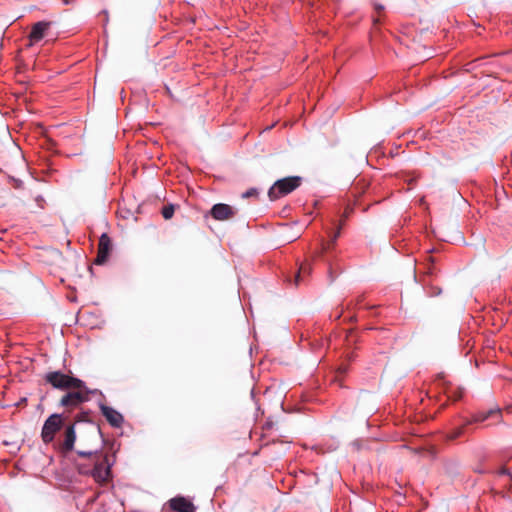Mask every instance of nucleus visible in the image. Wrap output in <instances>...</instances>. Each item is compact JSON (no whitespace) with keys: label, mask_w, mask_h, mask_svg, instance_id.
I'll list each match as a JSON object with an SVG mask.
<instances>
[{"label":"nucleus","mask_w":512,"mask_h":512,"mask_svg":"<svg viewBox=\"0 0 512 512\" xmlns=\"http://www.w3.org/2000/svg\"><path fill=\"white\" fill-rule=\"evenodd\" d=\"M301 182L302 178L299 176L279 179L270 187L268 197L271 201L284 197L297 189L301 185Z\"/></svg>","instance_id":"obj_1"},{"label":"nucleus","mask_w":512,"mask_h":512,"mask_svg":"<svg viewBox=\"0 0 512 512\" xmlns=\"http://www.w3.org/2000/svg\"><path fill=\"white\" fill-rule=\"evenodd\" d=\"M45 381L53 388L70 390L72 387H84V382L78 378L69 376L60 371L49 372L44 377Z\"/></svg>","instance_id":"obj_2"},{"label":"nucleus","mask_w":512,"mask_h":512,"mask_svg":"<svg viewBox=\"0 0 512 512\" xmlns=\"http://www.w3.org/2000/svg\"><path fill=\"white\" fill-rule=\"evenodd\" d=\"M92 393L86 385L84 387H72L60 400V405L69 409H74L80 404L89 400V394Z\"/></svg>","instance_id":"obj_3"},{"label":"nucleus","mask_w":512,"mask_h":512,"mask_svg":"<svg viewBox=\"0 0 512 512\" xmlns=\"http://www.w3.org/2000/svg\"><path fill=\"white\" fill-rule=\"evenodd\" d=\"M63 426V418L60 414H52L50 415L46 421L44 422V425L42 427L41 431V438L42 441L45 444L51 443L55 435Z\"/></svg>","instance_id":"obj_4"},{"label":"nucleus","mask_w":512,"mask_h":512,"mask_svg":"<svg viewBox=\"0 0 512 512\" xmlns=\"http://www.w3.org/2000/svg\"><path fill=\"white\" fill-rule=\"evenodd\" d=\"M111 464L109 458L105 455L102 459L97 458L92 470L93 478L99 483H105L109 480L111 474Z\"/></svg>","instance_id":"obj_5"},{"label":"nucleus","mask_w":512,"mask_h":512,"mask_svg":"<svg viewBox=\"0 0 512 512\" xmlns=\"http://www.w3.org/2000/svg\"><path fill=\"white\" fill-rule=\"evenodd\" d=\"M237 210L224 203H218L212 206L209 215L217 221H227L235 217Z\"/></svg>","instance_id":"obj_6"},{"label":"nucleus","mask_w":512,"mask_h":512,"mask_svg":"<svg viewBox=\"0 0 512 512\" xmlns=\"http://www.w3.org/2000/svg\"><path fill=\"white\" fill-rule=\"evenodd\" d=\"M111 250H112L111 239L106 233H103L99 238L98 251H97V256L94 260V263L96 265L104 264L108 260Z\"/></svg>","instance_id":"obj_7"},{"label":"nucleus","mask_w":512,"mask_h":512,"mask_svg":"<svg viewBox=\"0 0 512 512\" xmlns=\"http://www.w3.org/2000/svg\"><path fill=\"white\" fill-rule=\"evenodd\" d=\"M167 509L172 512H196L195 505L183 496H177L166 503Z\"/></svg>","instance_id":"obj_8"},{"label":"nucleus","mask_w":512,"mask_h":512,"mask_svg":"<svg viewBox=\"0 0 512 512\" xmlns=\"http://www.w3.org/2000/svg\"><path fill=\"white\" fill-rule=\"evenodd\" d=\"M100 410L112 427L119 428L122 426L124 417L120 412L105 404L100 405Z\"/></svg>","instance_id":"obj_9"},{"label":"nucleus","mask_w":512,"mask_h":512,"mask_svg":"<svg viewBox=\"0 0 512 512\" xmlns=\"http://www.w3.org/2000/svg\"><path fill=\"white\" fill-rule=\"evenodd\" d=\"M492 417H497L498 422L500 423L502 421L501 410L499 408H496L489 409L487 411H478L472 415L471 419L467 421V424L484 422Z\"/></svg>","instance_id":"obj_10"},{"label":"nucleus","mask_w":512,"mask_h":512,"mask_svg":"<svg viewBox=\"0 0 512 512\" xmlns=\"http://www.w3.org/2000/svg\"><path fill=\"white\" fill-rule=\"evenodd\" d=\"M76 440V433L74 424L68 425L64 431V440L60 443V450L63 453H68L73 450Z\"/></svg>","instance_id":"obj_11"},{"label":"nucleus","mask_w":512,"mask_h":512,"mask_svg":"<svg viewBox=\"0 0 512 512\" xmlns=\"http://www.w3.org/2000/svg\"><path fill=\"white\" fill-rule=\"evenodd\" d=\"M51 22L39 21L35 23L30 31L29 39L31 43H36L42 40L46 34V31L50 28Z\"/></svg>","instance_id":"obj_12"},{"label":"nucleus","mask_w":512,"mask_h":512,"mask_svg":"<svg viewBox=\"0 0 512 512\" xmlns=\"http://www.w3.org/2000/svg\"><path fill=\"white\" fill-rule=\"evenodd\" d=\"M311 270H312V268H311L310 264H308V263L302 264L294 277L295 285L298 286L305 276L310 275Z\"/></svg>","instance_id":"obj_13"},{"label":"nucleus","mask_w":512,"mask_h":512,"mask_svg":"<svg viewBox=\"0 0 512 512\" xmlns=\"http://www.w3.org/2000/svg\"><path fill=\"white\" fill-rule=\"evenodd\" d=\"M467 425L468 424L466 422L464 425L453 429L451 432L448 433L447 438L449 440H455V439L461 437L465 433V428Z\"/></svg>","instance_id":"obj_14"},{"label":"nucleus","mask_w":512,"mask_h":512,"mask_svg":"<svg viewBox=\"0 0 512 512\" xmlns=\"http://www.w3.org/2000/svg\"><path fill=\"white\" fill-rule=\"evenodd\" d=\"M341 225H339L337 227V230L336 232L334 233V235L332 236L331 240L328 242V243H323L322 244V251L321 252H324V251H327L328 249H330L331 247L334 246L337 238L340 236L341 234Z\"/></svg>","instance_id":"obj_15"},{"label":"nucleus","mask_w":512,"mask_h":512,"mask_svg":"<svg viewBox=\"0 0 512 512\" xmlns=\"http://www.w3.org/2000/svg\"><path fill=\"white\" fill-rule=\"evenodd\" d=\"M445 394L447 395L448 399L457 401L458 399H460L462 397L463 392H462V389H460V388H455V389L447 388L445 390Z\"/></svg>","instance_id":"obj_16"},{"label":"nucleus","mask_w":512,"mask_h":512,"mask_svg":"<svg viewBox=\"0 0 512 512\" xmlns=\"http://www.w3.org/2000/svg\"><path fill=\"white\" fill-rule=\"evenodd\" d=\"M175 212V205L169 204L162 208L161 214L164 217V219L169 220L173 217Z\"/></svg>","instance_id":"obj_17"},{"label":"nucleus","mask_w":512,"mask_h":512,"mask_svg":"<svg viewBox=\"0 0 512 512\" xmlns=\"http://www.w3.org/2000/svg\"><path fill=\"white\" fill-rule=\"evenodd\" d=\"M257 195H258L257 189L251 188V189L247 190L246 192H244L242 194V197L243 198H249V197H256Z\"/></svg>","instance_id":"obj_18"},{"label":"nucleus","mask_w":512,"mask_h":512,"mask_svg":"<svg viewBox=\"0 0 512 512\" xmlns=\"http://www.w3.org/2000/svg\"><path fill=\"white\" fill-rule=\"evenodd\" d=\"M352 212V208H349L347 207L342 215V219L339 223V225H341V228L343 227L344 223H345V220L349 217V215L351 214Z\"/></svg>","instance_id":"obj_19"},{"label":"nucleus","mask_w":512,"mask_h":512,"mask_svg":"<svg viewBox=\"0 0 512 512\" xmlns=\"http://www.w3.org/2000/svg\"><path fill=\"white\" fill-rule=\"evenodd\" d=\"M77 454H78L80 457H84V458H86V457H91V456H93V455H96V453H95V452H93V451H81V450H80V451H77Z\"/></svg>","instance_id":"obj_20"},{"label":"nucleus","mask_w":512,"mask_h":512,"mask_svg":"<svg viewBox=\"0 0 512 512\" xmlns=\"http://www.w3.org/2000/svg\"><path fill=\"white\" fill-rule=\"evenodd\" d=\"M374 9L377 12V14L380 16L382 12L384 11V6L378 3H374Z\"/></svg>","instance_id":"obj_21"},{"label":"nucleus","mask_w":512,"mask_h":512,"mask_svg":"<svg viewBox=\"0 0 512 512\" xmlns=\"http://www.w3.org/2000/svg\"><path fill=\"white\" fill-rule=\"evenodd\" d=\"M498 473L500 475H508L512 479V473L505 467L501 468Z\"/></svg>","instance_id":"obj_22"},{"label":"nucleus","mask_w":512,"mask_h":512,"mask_svg":"<svg viewBox=\"0 0 512 512\" xmlns=\"http://www.w3.org/2000/svg\"><path fill=\"white\" fill-rule=\"evenodd\" d=\"M93 432H94V434H95L96 436H101V430H100V428H99V427H95V428L93 429Z\"/></svg>","instance_id":"obj_23"},{"label":"nucleus","mask_w":512,"mask_h":512,"mask_svg":"<svg viewBox=\"0 0 512 512\" xmlns=\"http://www.w3.org/2000/svg\"><path fill=\"white\" fill-rule=\"evenodd\" d=\"M379 22H380L379 17H374V18H373V23H374V25H377Z\"/></svg>","instance_id":"obj_24"},{"label":"nucleus","mask_w":512,"mask_h":512,"mask_svg":"<svg viewBox=\"0 0 512 512\" xmlns=\"http://www.w3.org/2000/svg\"><path fill=\"white\" fill-rule=\"evenodd\" d=\"M339 370H340L342 373H344V372H346L347 368H346L345 366H341V367L339 368Z\"/></svg>","instance_id":"obj_25"},{"label":"nucleus","mask_w":512,"mask_h":512,"mask_svg":"<svg viewBox=\"0 0 512 512\" xmlns=\"http://www.w3.org/2000/svg\"><path fill=\"white\" fill-rule=\"evenodd\" d=\"M265 426H266L267 428H270V427H272V423H271V422H267Z\"/></svg>","instance_id":"obj_26"},{"label":"nucleus","mask_w":512,"mask_h":512,"mask_svg":"<svg viewBox=\"0 0 512 512\" xmlns=\"http://www.w3.org/2000/svg\"><path fill=\"white\" fill-rule=\"evenodd\" d=\"M427 273L432 274L431 268L428 269Z\"/></svg>","instance_id":"obj_27"}]
</instances>
